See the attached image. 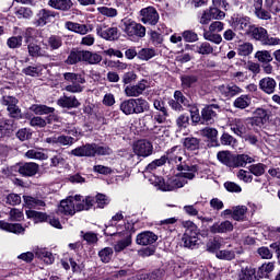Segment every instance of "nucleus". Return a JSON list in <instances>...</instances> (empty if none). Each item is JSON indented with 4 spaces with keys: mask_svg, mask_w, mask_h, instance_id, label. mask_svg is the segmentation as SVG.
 <instances>
[{
    "mask_svg": "<svg viewBox=\"0 0 280 280\" xmlns=\"http://www.w3.org/2000/svg\"><path fill=\"white\" fill-rule=\"evenodd\" d=\"M140 21L144 25H156L159 23V12L154 7H148L140 11Z\"/></svg>",
    "mask_w": 280,
    "mask_h": 280,
    "instance_id": "obj_12",
    "label": "nucleus"
},
{
    "mask_svg": "<svg viewBox=\"0 0 280 280\" xmlns=\"http://www.w3.org/2000/svg\"><path fill=\"white\" fill-rule=\"evenodd\" d=\"M148 81L142 80L136 85H128L125 89V94L127 97H139V95H143L145 89H148Z\"/></svg>",
    "mask_w": 280,
    "mask_h": 280,
    "instance_id": "obj_20",
    "label": "nucleus"
},
{
    "mask_svg": "<svg viewBox=\"0 0 280 280\" xmlns=\"http://www.w3.org/2000/svg\"><path fill=\"white\" fill-rule=\"evenodd\" d=\"M30 124L33 128H45V126H47V124H51V119L49 117L44 119L40 116H35V117L31 118Z\"/></svg>",
    "mask_w": 280,
    "mask_h": 280,
    "instance_id": "obj_49",
    "label": "nucleus"
},
{
    "mask_svg": "<svg viewBox=\"0 0 280 280\" xmlns=\"http://www.w3.org/2000/svg\"><path fill=\"white\" fill-rule=\"evenodd\" d=\"M259 89L267 93V95H272L277 89V81L270 77H266L259 81Z\"/></svg>",
    "mask_w": 280,
    "mask_h": 280,
    "instance_id": "obj_28",
    "label": "nucleus"
},
{
    "mask_svg": "<svg viewBox=\"0 0 280 280\" xmlns=\"http://www.w3.org/2000/svg\"><path fill=\"white\" fill-rule=\"evenodd\" d=\"M182 89H191L196 86L198 82V75L195 74H184L180 77Z\"/></svg>",
    "mask_w": 280,
    "mask_h": 280,
    "instance_id": "obj_41",
    "label": "nucleus"
},
{
    "mask_svg": "<svg viewBox=\"0 0 280 280\" xmlns=\"http://www.w3.org/2000/svg\"><path fill=\"white\" fill-rule=\"evenodd\" d=\"M182 38H184L185 43H198V33L186 30L182 33Z\"/></svg>",
    "mask_w": 280,
    "mask_h": 280,
    "instance_id": "obj_58",
    "label": "nucleus"
},
{
    "mask_svg": "<svg viewBox=\"0 0 280 280\" xmlns=\"http://www.w3.org/2000/svg\"><path fill=\"white\" fill-rule=\"evenodd\" d=\"M122 23V31L127 36H137V38H144L145 37V26L141 23H137L132 19H125L121 21Z\"/></svg>",
    "mask_w": 280,
    "mask_h": 280,
    "instance_id": "obj_10",
    "label": "nucleus"
},
{
    "mask_svg": "<svg viewBox=\"0 0 280 280\" xmlns=\"http://www.w3.org/2000/svg\"><path fill=\"white\" fill-rule=\"evenodd\" d=\"M255 58H257L258 62H261L262 65H268L273 60L270 50H258L255 54Z\"/></svg>",
    "mask_w": 280,
    "mask_h": 280,
    "instance_id": "obj_46",
    "label": "nucleus"
},
{
    "mask_svg": "<svg viewBox=\"0 0 280 280\" xmlns=\"http://www.w3.org/2000/svg\"><path fill=\"white\" fill-rule=\"evenodd\" d=\"M203 38H205V40L214 43V45H220V43H222V35H220L218 33H213L211 31H205Z\"/></svg>",
    "mask_w": 280,
    "mask_h": 280,
    "instance_id": "obj_53",
    "label": "nucleus"
},
{
    "mask_svg": "<svg viewBox=\"0 0 280 280\" xmlns=\"http://www.w3.org/2000/svg\"><path fill=\"white\" fill-rule=\"evenodd\" d=\"M261 0H258L257 3L255 4V14L257 19H260V21H270V19H272V15L270 14L269 11L261 8Z\"/></svg>",
    "mask_w": 280,
    "mask_h": 280,
    "instance_id": "obj_38",
    "label": "nucleus"
},
{
    "mask_svg": "<svg viewBox=\"0 0 280 280\" xmlns=\"http://www.w3.org/2000/svg\"><path fill=\"white\" fill-rule=\"evenodd\" d=\"M56 11L49 9H40L36 13L35 25L36 27H45L48 23H51L56 19Z\"/></svg>",
    "mask_w": 280,
    "mask_h": 280,
    "instance_id": "obj_15",
    "label": "nucleus"
},
{
    "mask_svg": "<svg viewBox=\"0 0 280 280\" xmlns=\"http://www.w3.org/2000/svg\"><path fill=\"white\" fill-rule=\"evenodd\" d=\"M65 27L69 32L80 34L81 36H85V34L89 32V26L86 24H80L78 22L68 21L65 23Z\"/></svg>",
    "mask_w": 280,
    "mask_h": 280,
    "instance_id": "obj_29",
    "label": "nucleus"
},
{
    "mask_svg": "<svg viewBox=\"0 0 280 280\" xmlns=\"http://www.w3.org/2000/svg\"><path fill=\"white\" fill-rule=\"evenodd\" d=\"M218 91L220 95H222V97H224L225 100H231L232 97H235V95L244 93V90H242V88H240L235 83L219 85Z\"/></svg>",
    "mask_w": 280,
    "mask_h": 280,
    "instance_id": "obj_16",
    "label": "nucleus"
},
{
    "mask_svg": "<svg viewBox=\"0 0 280 280\" xmlns=\"http://www.w3.org/2000/svg\"><path fill=\"white\" fill-rule=\"evenodd\" d=\"M183 145L188 152H196V150H200V139L194 136H188L183 139Z\"/></svg>",
    "mask_w": 280,
    "mask_h": 280,
    "instance_id": "obj_33",
    "label": "nucleus"
},
{
    "mask_svg": "<svg viewBox=\"0 0 280 280\" xmlns=\"http://www.w3.org/2000/svg\"><path fill=\"white\" fill-rule=\"evenodd\" d=\"M14 132V120L0 118V139L10 137Z\"/></svg>",
    "mask_w": 280,
    "mask_h": 280,
    "instance_id": "obj_26",
    "label": "nucleus"
},
{
    "mask_svg": "<svg viewBox=\"0 0 280 280\" xmlns=\"http://www.w3.org/2000/svg\"><path fill=\"white\" fill-rule=\"evenodd\" d=\"M70 154L72 156H95L97 154L98 156H110L113 154V149H110L107 145H100L96 143H86L85 145L78 147L73 149Z\"/></svg>",
    "mask_w": 280,
    "mask_h": 280,
    "instance_id": "obj_5",
    "label": "nucleus"
},
{
    "mask_svg": "<svg viewBox=\"0 0 280 280\" xmlns=\"http://www.w3.org/2000/svg\"><path fill=\"white\" fill-rule=\"evenodd\" d=\"M83 62V50L72 49L66 59V65H78Z\"/></svg>",
    "mask_w": 280,
    "mask_h": 280,
    "instance_id": "obj_39",
    "label": "nucleus"
},
{
    "mask_svg": "<svg viewBox=\"0 0 280 280\" xmlns=\"http://www.w3.org/2000/svg\"><path fill=\"white\" fill-rule=\"evenodd\" d=\"M253 102V98H250V95L243 94L238 97H236L233 102L234 108H240V110H244L245 108H248Z\"/></svg>",
    "mask_w": 280,
    "mask_h": 280,
    "instance_id": "obj_34",
    "label": "nucleus"
},
{
    "mask_svg": "<svg viewBox=\"0 0 280 280\" xmlns=\"http://www.w3.org/2000/svg\"><path fill=\"white\" fill-rule=\"evenodd\" d=\"M183 154H185L183 147L175 145L166 152L165 159L168 163H183Z\"/></svg>",
    "mask_w": 280,
    "mask_h": 280,
    "instance_id": "obj_21",
    "label": "nucleus"
},
{
    "mask_svg": "<svg viewBox=\"0 0 280 280\" xmlns=\"http://www.w3.org/2000/svg\"><path fill=\"white\" fill-rule=\"evenodd\" d=\"M217 159L222 165L230 167V170H235V167H246L248 163L255 162V159L250 158L248 154H233L231 151L218 152Z\"/></svg>",
    "mask_w": 280,
    "mask_h": 280,
    "instance_id": "obj_3",
    "label": "nucleus"
},
{
    "mask_svg": "<svg viewBox=\"0 0 280 280\" xmlns=\"http://www.w3.org/2000/svg\"><path fill=\"white\" fill-rule=\"evenodd\" d=\"M35 255L39 259H43L45 264H54V254H51V252H47L45 248L37 249Z\"/></svg>",
    "mask_w": 280,
    "mask_h": 280,
    "instance_id": "obj_48",
    "label": "nucleus"
},
{
    "mask_svg": "<svg viewBox=\"0 0 280 280\" xmlns=\"http://www.w3.org/2000/svg\"><path fill=\"white\" fill-rule=\"evenodd\" d=\"M168 106L176 113H183L185 108H191L194 106V102L187 98L180 91L176 90L173 98L168 101Z\"/></svg>",
    "mask_w": 280,
    "mask_h": 280,
    "instance_id": "obj_9",
    "label": "nucleus"
},
{
    "mask_svg": "<svg viewBox=\"0 0 280 280\" xmlns=\"http://www.w3.org/2000/svg\"><path fill=\"white\" fill-rule=\"evenodd\" d=\"M186 49H190V51L201 56H209L213 52V46H211L209 42H199L195 45H186Z\"/></svg>",
    "mask_w": 280,
    "mask_h": 280,
    "instance_id": "obj_18",
    "label": "nucleus"
},
{
    "mask_svg": "<svg viewBox=\"0 0 280 280\" xmlns=\"http://www.w3.org/2000/svg\"><path fill=\"white\" fill-rule=\"evenodd\" d=\"M247 211L248 208H246V206L234 207L232 213L233 220H236V222H240V220H244V215H246Z\"/></svg>",
    "mask_w": 280,
    "mask_h": 280,
    "instance_id": "obj_52",
    "label": "nucleus"
},
{
    "mask_svg": "<svg viewBox=\"0 0 280 280\" xmlns=\"http://www.w3.org/2000/svg\"><path fill=\"white\" fill-rule=\"evenodd\" d=\"M268 112L264 108H257L254 112V117L250 119L252 126H258V128H261V126H265V124H268Z\"/></svg>",
    "mask_w": 280,
    "mask_h": 280,
    "instance_id": "obj_22",
    "label": "nucleus"
},
{
    "mask_svg": "<svg viewBox=\"0 0 280 280\" xmlns=\"http://www.w3.org/2000/svg\"><path fill=\"white\" fill-rule=\"evenodd\" d=\"M248 34H250L254 40H258V43L265 47H277V45H280V38L270 36L268 31L264 27H257L254 25L249 28Z\"/></svg>",
    "mask_w": 280,
    "mask_h": 280,
    "instance_id": "obj_7",
    "label": "nucleus"
},
{
    "mask_svg": "<svg viewBox=\"0 0 280 280\" xmlns=\"http://www.w3.org/2000/svg\"><path fill=\"white\" fill-rule=\"evenodd\" d=\"M97 12L103 16H107L108 19H115V16L118 14L117 9L108 7H98Z\"/></svg>",
    "mask_w": 280,
    "mask_h": 280,
    "instance_id": "obj_56",
    "label": "nucleus"
},
{
    "mask_svg": "<svg viewBox=\"0 0 280 280\" xmlns=\"http://www.w3.org/2000/svg\"><path fill=\"white\" fill-rule=\"evenodd\" d=\"M23 200L28 209H38V207H45V201L32 196H23Z\"/></svg>",
    "mask_w": 280,
    "mask_h": 280,
    "instance_id": "obj_45",
    "label": "nucleus"
},
{
    "mask_svg": "<svg viewBox=\"0 0 280 280\" xmlns=\"http://www.w3.org/2000/svg\"><path fill=\"white\" fill-rule=\"evenodd\" d=\"M253 54V44L243 43L238 45V56H250Z\"/></svg>",
    "mask_w": 280,
    "mask_h": 280,
    "instance_id": "obj_63",
    "label": "nucleus"
},
{
    "mask_svg": "<svg viewBox=\"0 0 280 280\" xmlns=\"http://www.w3.org/2000/svg\"><path fill=\"white\" fill-rule=\"evenodd\" d=\"M27 218H31L34 220V222H47L49 220V217L47 213L38 212L35 210H27L26 211Z\"/></svg>",
    "mask_w": 280,
    "mask_h": 280,
    "instance_id": "obj_47",
    "label": "nucleus"
},
{
    "mask_svg": "<svg viewBox=\"0 0 280 280\" xmlns=\"http://www.w3.org/2000/svg\"><path fill=\"white\" fill-rule=\"evenodd\" d=\"M9 49H19L23 45V36H12L7 40Z\"/></svg>",
    "mask_w": 280,
    "mask_h": 280,
    "instance_id": "obj_59",
    "label": "nucleus"
},
{
    "mask_svg": "<svg viewBox=\"0 0 280 280\" xmlns=\"http://www.w3.org/2000/svg\"><path fill=\"white\" fill-rule=\"evenodd\" d=\"M218 113H220V105L210 104L205 106L201 109V119L205 124H215V119H218Z\"/></svg>",
    "mask_w": 280,
    "mask_h": 280,
    "instance_id": "obj_13",
    "label": "nucleus"
},
{
    "mask_svg": "<svg viewBox=\"0 0 280 280\" xmlns=\"http://www.w3.org/2000/svg\"><path fill=\"white\" fill-rule=\"evenodd\" d=\"M31 110L35 113V115H51V113H55L56 108L47 105H32Z\"/></svg>",
    "mask_w": 280,
    "mask_h": 280,
    "instance_id": "obj_44",
    "label": "nucleus"
},
{
    "mask_svg": "<svg viewBox=\"0 0 280 280\" xmlns=\"http://www.w3.org/2000/svg\"><path fill=\"white\" fill-rule=\"evenodd\" d=\"M235 253L237 255H242V250L235 252V250L222 249L217 252L215 257L218 259H223L225 261H233V259H235Z\"/></svg>",
    "mask_w": 280,
    "mask_h": 280,
    "instance_id": "obj_42",
    "label": "nucleus"
},
{
    "mask_svg": "<svg viewBox=\"0 0 280 280\" xmlns=\"http://www.w3.org/2000/svg\"><path fill=\"white\" fill-rule=\"evenodd\" d=\"M39 166L37 163L34 162H26L22 165H20L18 172L21 174V176H36L38 174Z\"/></svg>",
    "mask_w": 280,
    "mask_h": 280,
    "instance_id": "obj_24",
    "label": "nucleus"
},
{
    "mask_svg": "<svg viewBox=\"0 0 280 280\" xmlns=\"http://www.w3.org/2000/svg\"><path fill=\"white\" fill-rule=\"evenodd\" d=\"M275 270V262H265L258 268L260 277H268Z\"/></svg>",
    "mask_w": 280,
    "mask_h": 280,
    "instance_id": "obj_57",
    "label": "nucleus"
},
{
    "mask_svg": "<svg viewBox=\"0 0 280 280\" xmlns=\"http://www.w3.org/2000/svg\"><path fill=\"white\" fill-rule=\"evenodd\" d=\"M156 56V50L153 48H142L138 52L139 60H152Z\"/></svg>",
    "mask_w": 280,
    "mask_h": 280,
    "instance_id": "obj_51",
    "label": "nucleus"
},
{
    "mask_svg": "<svg viewBox=\"0 0 280 280\" xmlns=\"http://www.w3.org/2000/svg\"><path fill=\"white\" fill-rule=\"evenodd\" d=\"M96 34L105 40H117L119 38V30L117 27H108L106 24L96 25Z\"/></svg>",
    "mask_w": 280,
    "mask_h": 280,
    "instance_id": "obj_14",
    "label": "nucleus"
},
{
    "mask_svg": "<svg viewBox=\"0 0 280 280\" xmlns=\"http://www.w3.org/2000/svg\"><path fill=\"white\" fill-rule=\"evenodd\" d=\"M167 117H170L168 112H158L154 116L145 115L144 119H149V121H156V124H165V121H167Z\"/></svg>",
    "mask_w": 280,
    "mask_h": 280,
    "instance_id": "obj_43",
    "label": "nucleus"
},
{
    "mask_svg": "<svg viewBox=\"0 0 280 280\" xmlns=\"http://www.w3.org/2000/svg\"><path fill=\"white\" fill-rule=\"evenodd\" d=\"M102 61V55L90 50H83V62L88 65H100Z\"/></svg>",
    "mask_w": 280,
    "mask_h": 280,
    "instance_id": "obj_36",
    "label": "nucleus"
},
{
    "mask_svg": "<svg viewBox=\"0 0 280 280\" xmlns=\"http://www.w3.org/2000/svg\"><path fill=\"white\" fill-rule=\"evenodd\" d=\"M158 240L159 235H156L154 232L144 231L136 236V244H138V246H152V244H155Z\"/></svg>",
    "mask_w": 280,
    "mask_h": 280,
    "instance_id": "obj_17",
    "label": "nucleus"
},
{
    "mask_svg": "<svg viewBox=\"0 0 280 280\" xmlns=\"http://www.w3.org/2000/svg\"><path fill=\"white\" fill-rule=\"evenodd\" d=\"M28 56L32 58H44L47 56V51H45L40 46L36 43H28L27 45Z\"/></svg>",
    "mask_w": 280,
    "mask_h": 280,
    "instance_id": "obj_35",
    "label": "nucleus"
},
{
    "mask_svg": "<svg viewBox=\"0 0 280 280\" xmlns=\"http://www.w3.org/2000/svg\"><path fill=\"white\" fill-rule=\"evenodd\" d=\"M9 116L12 117V119H22L23 118V113L21 112V108L19 107L18 104L8 107L7 108Z\"/></svg>",
    "mask_w": 280,
    "mask_h": 280,
    "instance_id": "obj_62",
    "label": "nucleus"
},
{
    "mask_svg": "<svg viewBox=\"0 0 280 280\" xmlns=\"http://www.w3.org/2000/svg\"><path fill=\"white\" fill-rule=\"evenodd\" d=\"M63 80L71 83L66 85L65 88V91H67L68 93H82V91H84V86H82L81 84H85L86 79H84L82 74L66 72L63 73Z\"/></svg>",
    "mask_w": 280,
    "mask_h": 280,
    "instance_id": "obj_8",
    "label": "nucleus"
},
{
    "mask_svg": "<svg viewBox=\"0 0 280 280\" xmlns=\"http://www.w3.org/2000/svg\"><path fill=\"white\" fill-rule=\"evenodd\" d=\"M232 23L236 26L237 30H243L246 34H249L250 27L254 25L250 24V18L242 16V15H234L232 18Z\"/></svg>",
    "mask_w": 280,
    "mask_h": 280,
    "instance_id": "obj_23",
    "label": "nucleus"
},
{
    "mask_svg": "<svg viewBox=\"0 0 280 280\" xmlns=\"http://www.w3.org/2000/svg\"><path fill=\"white\" fill-rule=\"evenodd\" d=\"M81 237H83L84 242H88V244H97V234L94 232L81 231Z\"/></svg>",
    "mask_w": 280,
    "mask_h": 280,
    "instance_id": "obj_64",
    "label": "nucleus"
},
{
    "mask_svg": "<svg viewBox=\"0 0 280 280\" xmlns=\"http://www.w3.org/2000/svg\"><path fill=\"white\" fill-rule=\"evenodd\" d=\"M176 126L179 128V130H183V128L189 127V115L182 114L176 118Z\"/></svg>",
    "mask_w": 280,
    "mask_h": 280,
    "instance_id": "obj_61",
    "label": "nucleus"
},
{
    "mask_svg": "<svg viewBox=\"0 0 280 280\" xmlns=\"http://www.w3.org/2000/svg\"><path fill=\"white\" fill-rule=\"evenodd\" d=\"M229 126L237 137H244L246 135V120L242 118H230Z\"/></svg>",
    "mask_w": 280,
    "mask_h": 280,
    "instance_id": "obj_19",
    "label": "nucleus"
},
{
    "mask_svg": "<svg viewBox=\"0 0 280 280\" xmlns=\"http://www.w3.org/2000/svg\"><path fill=\"white\" fill-rule=\"evenodd\" d=\"M132 150L138 159H148L154 154V144L149 140L141 139L133 143Z\"/></svg>",
    "mask_w": 280,
    "mask_h": 280,
    "instance_id": "obj_11",
    "label": "nucleus"
},
{
    "mask_svg": "<svg viewBox=\"0 0 280 280\" xmlns=\"http://www.w3.org/2000/svg\"><path fill=\"white\" fill-rule=\"evenodd\" d=\"M255 277V269L252 267L242 268L238 280H253Z\"/></svg>",
    "mask_w": 280,
    "mask_h": 280,
    "instance_id": "obj_55",
    "label": "nucleus"
},
{
    "mask_svg": "<svg viewBox=\"0 0 280 280\" xmlns=\"http://www.w3.org/2000/svg\"><path fill=\"white\" fill-rule=\"evenodd\" d=\"M98 257L103 264H108L113 259V247H105L98 252Z\"/></svg>",
    "mask_w": 280,
    "mask_h": 280,
    "instance_id": "obj_54",
    "label": "nucleus"
},
{
    "mask_svg": "<svg viewBox=\"0 0 280 280\" xmlns=\"http://www.w3.org/2000/svg\"><path fill=\"white\" fill-rule=\"evenodd\" d=\"M202 137H206L207 139H210L212 145H220L218 143V129L206 127L201 130Z\"/></svg>",
    "mask_w": 280,
    "mask_h": 280,
    "instance_id": "obj_40",
    "label": "nucleus"
},
{
    "mask_svg": "<svg viewBox=\"0 0 280 280\" xmlns=\"http://www.w3.org/2000/svg\"><path fill=\"white\" fill-rule=\"evenodd\" d=\"M124 115H141L150 110V103L143 98H129L120 103L119 106Z\"/></svg>",
    "mask_w": 280,
    "mask_h": 280,
    "instance_id": "obj_6",
    "label": "nucleus"
},
{
    "mask_svg": "<svg viewBox=\"0 0 280 280\" xmlns=\"http://www.w3.org/2000/svg\"><path fill=\"white\" fill-rule=\"evenodd\" d=\"M49 8L59 10L60 12H69L73 8V1L71 0H48Z\"/></svg>",
    "mask_w": 280,
    "mask_h": 280,
    "instance_id": "obj_27",
    "label": "nucleus"
},
{
    "mask_svg": "<svg viewBox=\"0 0 280 280\" xmlns=\"http://www.w3.org/2000/svg\"><path fill=\"white\" fill-rule=\"evenodd\" d=\"M0 229L2 231H8V233H14L15 235H21V233H25V228L20 223H8L4 221H0Z\"/></svg>",
    "mask_w": 280,
    "mask_h": 280,
    "instance_id": "obj_31",
    "label": "nucleus"
},
{
    "mask_svg": "<svg viewBox=\"0 0 280 280\" xmlns=\"http://www.w3.org/2000/svg\"><path fill=\"white\" fill-rule=\"evenodd\" d=\"M177 171L180 173L176 177L168 179L167 183L160 180L159 187L162 191H174V189L185 187L187 180H194L196 178L198 166L179 163Z\"/></svg>",
    "mask_w": 280,
    "mask_h": 280,
    "instance_id": "obj_1",
    "label": "nucleus"
},
{
    "mask_svg": "<svg viewBox=\"0 0 280 280\" xmlns=\"http://www.w3.org/2000/svg\"><path fill=\"white\" fill-rule=\"evenodd\" d=\"M94 203L95 199L91 196L82 199V196L75 195L74 197L61 200L57 213H61L62 215H75V211H89Z\"/></svg>",
    "mask_w": 280,
    "mask_h": 280,
    "instance_id": "obj_2",
    "label": "nucleus"
},
{
    "mask_svg": "<svg viewBox=\"0 0 280 280\" xmlns=\"http://www.w3.org/2000/svg\"><path fill=\"white\" fill-rule=\"evenodd\" d=\"M233 231V223L229 220H225L221 223H214L210 226V232L213 234L217 233H231Z\"/></svg>",
    "mask_w": 280,
    "mask_h": 280,
    "instance_id": "obj_32",
    "label": "nucleus"
},
{
    "mask_svg": "<svg viewBox=\"0 0 280 280\" xmlns=\"http://www.w3.org/2000/svg\"><path fill=\"white\" fill-rule=\"evenodd\" d=\"M26 159H34L35 161H47L48 156L44 152L36 149H31L25 153Z\"/></svg>",
    "mask_w": 280,
    "mask_h": 280,
    "instance_id": "obj_50",
    "label": "nucleus"
},
{
    "mask_svg": "<svg viewBox=\"0 0 280 280\" xmlns=\"http://www.w3.org/2000/svg\"><path fill=\"white\" fill-rule=\"evenodd\" d=\"M182 226L185 229V233L182 236V246L189 250H196L200 246V230L194 221H183Z\"/></svg>",
    "mask_w": 280,
    "mask_h": 280,
    "instance_id": "obj_4",
    "label": "nucleus"
},
{
    "mask_svg": "<svg viewBox=\"0 0 280 280\" xmlns=\"http://www.w3.org/2000/svg\"><path fill=\"white\" fill-rule=\"evenodd\" d=\"M57 105L60 106L61 108H78L80 107V101L73 95L67 96L63 95L58 98Z\"/></svg>",
    "mask_w": 280,
    "mask_h": 280,
    "instance_id": "obj_25",
    "label": "nucleus"
},
{
    "mask_svg": "<svg viewBox=\"0 0 280 280\" xmlns=\"http://www.w3.org/2000/svg\"><path fill=\"white\" fill-rule=\"evenodd\" d=\"M128 246H132V234H128L125 238L116 242V244H114V252L121 253L126 250Z\"/></svg>",
    "mask_w": 280,
    "mask_h": 280,
    "instance_id": "obj_37",
    "label": "nucleus"
},
{
    "mask_svg": "<svg viewBox=\"0 0 280 280\" xmlns=\"http://www.w3.org/2000/svg\"><path fill=\"white\" fill-rule=\"evenodd\" d=\"M249 172L254 176H264L266 172V165H264L262 163L253 164L249 166Z\"/></svg>",
    "mask_w": 280,
    "mask_h": 280,
    "instance_id": "obj_60",
    "label": "nucleus"
},
{
    "mask_svg": "<svg viewBox=\"0 0 280 280\" xmlns=\"http://www.w3.org/2000/svg\"><path fill=\"white\" fill-rule=\"evenodd\" d=\"M9 91H10V88L0 89V95L2 96L0 98V104H2V106H7V108H10L15 104H19V100L16 97L8 95Z\"/></svg>",
    "mask_w": 280,
    "mask_h": 280,
    "instance_id": "obj_30",
    "label": "nucleus"
}]
</instances>
